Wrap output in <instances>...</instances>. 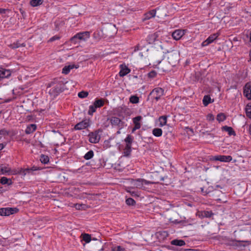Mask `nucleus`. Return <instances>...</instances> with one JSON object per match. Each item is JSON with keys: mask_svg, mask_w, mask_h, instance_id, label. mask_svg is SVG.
<instances>
[{"mask_svg": "<svg viewBox=\"0 0 251 251\" xmlns=\"http://www.w3.org/2000/svg\"><path fill=\"white\" fill-rule=\"evenodd\" d=\"M168 62L172 66H175L179 61V54L176 51L168 52L167 55Z\"/></svg>", "mask_w": 251, "mask_h": 251, "instance_id": "f257e3e1", "label": "nucleus"}, {"mask_svg": "<svg viewBox=\"0 0 251 251\" xmlns=\"http://www.w3.org/2000/svg\"><path fill=\"white\" fill-rule=\"evenodd\" d=\"M164 94V90L160 87L154 88L150 94L152 100H158Z\"/></svg>", "mask_w": 251, "mask_h": 251, "instance_id": "f03ea898", "label": "nucleus"}, {"mask_svg": "<svg viewBox=\"0 0 251 251\" xmlns=\"http://www.w3.org/2000/svg\"><path fill=\"white\" fill-rule=\"evenodd\" d=\"M19 209L17 208H0V215L2 216H8L11 214L16 213Z\"/></svg>", "mask_w": 251, "mask_h": 251, "instance_id": "7ed1b4c3", "label": "nucleus"}, {"mask_svg": "<svg viewBox=\"0 0 251 251\" xmlns=\"http://www.w3.org/2000/svg\"><path fill=\"white\" fill-rule=\"evenodd\" d=\"M232 157L230 155L226 156L221 155L212 156V157L210 158L211 160L220 161L224 162H229L232 160Z\"/></svg>", "mask_w": 251, "mask_h": 251, "instance_id": "20e7f679", "label": "nucleus"}, {"mask_svg": "<svg viewBox=\"0 0 251 251\" xmlns=\"http://www.w3.org/2000/svg\"><path fill=\"white\" fill-rule=\"evenodd\" d=\"M88 136L89 141L91 143H97L100 139V136L99 135V131L97 130L90 133Z\"/></svg>", "mask_w": 251, "mask_h": 251, "instance_id": "39448f33", "label": "nucleus"}, {"mask_svg": "<svg viewBox=\"0 0 251 251\" xmlns=\"http://www.w3.org/2000/svg\"><path fill=\"white\" fill-rule=\"evenodd\" d=\"M132 183L136 188H142L144 185H147L150 182L143 179L139 178L133 180Z\"/></svg>", "mask_w": 251, "mask_h": 251, "instance_id": "423d86ee", "label": "nucleus"}, {"mask_svg": "<svg viewBox=\"0 0 251 251\" xmlns=\"http://www.w3.org/2000/svg\"><path fill=\"white\" fill-rule=\"evenodd\" d=\"M219 35V34L218 33L210 35L206 40L202 43L201 46L202 47H205L208 45L216 39Z\"/></svg>", "mask_w": 251, "mask_h": 251, "instance_id": "0eeeda50", "label": "nucleus"}, {"mask_svg": "<svg viewBox=\"0 0 251 251\" xmlns=\"http://www.w3.org/2000/svg\"><path fill=\"white\" fill-rule=\"evenodd\" d=\"M243 92L248 99L251 100V82H249L245 85Z\"/></svg>", "mask_w": 251, "mask_h": 251, "instance_id": "6e6552de", "label": "nucleus"}, {"mask_svg": "<svg viewBox=\"0 0 251 251\" xmlns=\"http://www.w3.org/2000/svg\"><path fill=\"white\" fill-rule=\"evenodd\" d=\"M184 34V30L181 29L176 30L172 33V37L176 40H179Z\"/></svg>", "mask_w": 251, "mask_h": 251, "instance_id": "1a4fd4ad", "label": "nucleus"}, {"mask_svg": "<svg viewBox=\"0 0 251 251\" xmlns=\"http://www.w3.org/2000/svg\"><path fill=\"white\" fill-rule=\"evenodd\" d=\"M89 126V123L86 121H82L75 125L74 128L75 130L85 129Z\"/></svg>", "mask_w": 251, "mask_h": 251, "instance_id": "9d476101", "label": "nucleus"}, {"mask_svg": "<svg viewBox=\"0 0 251 251\" xmlns=\"http://www.w3.org/2000/svg\"><path fill=\"white\" fill-rule=\"evenodd\" d=\"M158 36L159 34L158 32H155L153 34H150L148 35L147 39V41L149 44H153L156 40H157Z\"/></svg>", "mask_w": 251, "mask_h": 251, "instance_id": "9b49d317", "label": "nucleus"}, {"mask_svg": "<svg viewBox=\"0 0 251 251\" xmlns=\"http://www.w3.org/2000/svg\"><path fill=\"white\" fill-rule=\"evenodd\" d=\"M120 67L121 69L119 72L120 76H124L130 72V70L125 65H121Z\"/></svg>", "mask_w": 251, "mask_h": 251, "instance_id": "f8f14e48", "label": "nucleus"}, {"mask_svg": "<svg viewBox=\"0 0 251 251\" xmlns=\"http://www.w3.org/2000/svg\"><path fill=\"white\" fill-rule=\"evenodd\" d=\"M39 168L37 167L33 166L30 168H27L24 170H21L20 172V174L25 176L26 174H29L34 171L38 170Z\"/></svg>", "mask_w": 251, "mask_h": 251, "instance_id": "ddd939ff", "label": "nucleus"}, {"mask_svg": "<svg viewBox=\"0 0 251 251\" xmlns=\"http://www.w3.org/2000/svg\"><path fill=\"white\" fill-rule=\"evenodd\" d=\"M90 33L88 31L80 32L76 34V36L80 40H85L86 39L89 37Z\"/></svg>", "mask_w": 251, "mask_h": 251, "instance_id": "4468645a", "label": "nucleus"}, {"mask_svg": "<svg viewBox=\"0 0 251 251\" xmlns=\"http://www.w3.org/2000/svg\"><path fill=\"white\" fill-rule=\"evenodd\" d=\"M11 75V73L9 70L4 69H0V78H4L9 77Z\"/></svg>", "mask_w": 251, "mask_h": 251, "instance_id": "2eb2a0df", "label": "nucleus"}, {"mask_svg": "<svg viewBox=\"0 0 251 251\" xmlns=\"http://www.w3.org/2000/svg\"><path fill=\"white\" fill-rule=\"evenodd\" d=\"M78 67V66H76L75 65H69L68 66H65L63 68L62 73L65 75L68 74L71 69H73L74 68H77Z\"/></svg>", "mask_w": 251, "mask_h": 251, "instance_id": "dca6fc26", "label": "nucleus"}, {"mask_svg": "<svg viewBox=\"0 0 251 251\" xmlns=\"http://www.w3.org/2000/svg\"><path fill=\"white\" fill-rule=\"evenodd\" d=\"M36 128L37 126L35 124H30L26 127L25 132L27 134H30L35 131Z\"/></svg>", "mask_w": 251, "mask_h": 251, "instance_id": "f3484780", "label": "nucleus"}, {"mask_svg": "<svg viewBox=\"0 0 251 251\" xmlns=\"http://www.w3.org/2000/svg\"><path fill=\"white\" fill-rule=\"evenodd\" d=\"M63 90V88L61 85H56L52 88L51 93L57 95L58 94L62 92Z\"/></svg>", "mask_w": 251, "mask_h": 251, "instance_id": "a211bd4d", "label": "nucleus"}, {"mask_svg": "<svg viewBox=\"0 0 251 251\" xmlns=\"http://www.w3.org/2000/svg\"><path fill=\"white\" fill-rule=\"evenodd\" d=\"M11 170L10 168L7 166H3V165H0V174H9Z\"/></svg>", "mask_w": 251, "mask_h": 251, "instance_id": "6ab92c4d", "label": "nucleus"}, {"mask_svg": "<svg viewBox=\"0 0 251 251\" xmlns=\"http://www.w3.org/2000/svg\"><path fill=\"white\" fill-rule=\"evenodd\" d=\"M222 130L227 132L229 135H236L235 131L231 127L225 126L222 127Z\"/></svg>", "mask_w": 251, "mask_h": 251, "instance_id": "aec40b11", "label": "nucleus"}, {"mask_svg": "<svg viewBox=\"0 0 251 251\" xmlns=\"http://www.w3.org/2000/svg\"><path fill=\"white\" fill-rule=\"evenodd\" d=\"M121 122V120L117 117H112L110 119V123L112 126H119Z\"/></svg>", "mask_w": 251, "mask_h": 251, "instance_id": "412c9836", "label": "nucleus"}, {"mask_svg": "<svg viewBox=\"0 0 251 251\" xmlns=\"http://www.w3.org/2000/svg\"><path fill=\"white\" fill-rule=\"evenodd\" d=\"M171 244L173 245L182 246L185 245V242L183 240L175 239L171 241Z\"/></svg>", "mask_w": 251, "mask_h": 251, "instance_id": "4be33fe9", "label": "nucleus"}, {"mask_svg": "<svg viewBox=\"0 0 251 251\" xmlns=\"http://www.w3.org/2000/svg\"><path fill=\"white\" fill-rule=\"evenodd\" d=\"M131 152V146L126 145L125 149H124L123 154L125 156L128 157L130 156Z\"/></svg>", "mask_w": 251, "mask_h": 251, "instance_id": "5701e85b", "label": "nucleus"}, {"mask_svg": "<svg viewBox=\"0 0 251 251\" xmlns=\"http://www.w3.org/2000/svg\"><path fill=\"white\" fill-rule=\"evenodd\" d=\"M213 101V100L211 101V99L209 95L204 96L202 100L203 104L205 106Z\"/></svg>", "mask_w": 251, "mask_h": 251, "instance_id": "b1692460", "label": "nucleus"}, {"mask_svg": "<svg viewBox=\"0 0 251 251\" xmlns=\"http://www.w3.org/2000/svg\"><path fill=\"white\" fill-rule=\"evenodd\" d=\"M0 182L3 185L7 184L8 185H10L12 183L11 179L7 178L6 177H2L0 180Z\"/></svg>", "mask_w": 251, "mask_h": 251, "instance_id": "393cba45", "label": "nucleus"}, {"mask_svg": "<svg viewBox=\"0 0 251 251\" xmlns=\"http://www.w3.org/2000/svg\"><path fill=\"white\" fill-rule=\"evenodd\" d=\"M104 100L102 99H100L96 100L94 102L93 104L97 108H100L102 107L104 105Z\"/></svg>", "mask_w": 251, "mask_h": 251, "instance_id": "a878e982", "label": "nucleus"}, {"mask_svg": "<svg viewBox=\"0 0 251 251\" xmlns=\"http://www.w3.org/2000/svg\"><path fill=\"white\" fill-rule=\"evenodd\" d=\"M152 134L156 137H160L162 134V130L161 128H155L152 130Z\"/></svg>", "mask_w": 251, "mask_h": 251, "instance_id": "bb28decb", "label": "nucleus"}, {"mask_svg": "<svg viewBox=\"0 0 251 251\" xmlns=\"http://www.w3.org/2000/svg\"><path fill=\"white\" fill-rule=\"evenodd\" d=\"M25 43H20L19 41H17L10 45V47L13 49L18 48L20 47H25Z\"/></svg>", "mask_w": 251, "mask_h": 251, "instance_id": "cd10ccee", "label": "nucleus"}, {"mask_svg": "<svg viewBox=\"0 0 251 251\" xmlns=\"http://www.w3.org/2000/svg\"><path fill=\"white\" fill-rule=\"evenodd\" d=\"M246 116L251 119V103H248L245 108Z\"/></svg>", "mask_w": 251, "mask_h": 251, "instance_id": "c85d7f7f", "label": "nucleus"}, {"mask_svg": "<svg viewBox=\"0 0 251 251\" xmlns=\"http://www.w3.org/2000/svg\"><path fill=\"white\" fill-rule=\"evenodd\" d=\"M133 137L130 135H127V137L125 138V141L126 142V145L131 146V144L133 141Z\"/></svg>", "mask_w": 251, "mask_h": 251, "instance_id": "c756f323", "label": "nucleus"}, {"mask_svg": "<svg viewBox=\"0 0 251 251\" xmlns=\"http://www.w3.org/2000/svg\"><path fill=\"white\" fill-rule=\"evenodd\" d=\"M43 3L42 0H31L30 3L31 6L35 7L41 5Z\"/></svg>", "mask_w": 251, "mask_h": 251, "instance_id": "7c9ffc66", "label": "nucleus"}, {"mask_svg": "<svg viewBox=\"0 0 251 251\" xmlns=\"http://www.w3.org/2000/svg\"><path fill=\"white\" fill-rule=\"evenodd\" d=\"M142 117L141 116H138L135 117L133 119V123L134 124V126L138 125V126L141 127V124L139 123L140 121L142 119Z\"/></svg>", "mask_w": 251, "mask_h": 251, "instance_id": "2f4dec72", "label": "nucleus"}, {"mask_svg": "<svg viewBox=\"0 0 251 251\" xmlns=\"http://www.w3.org/2000/svg\"><path fill=\"white\" fill-rule=\"evenodd\" d=\"M127 192L129 193L131 196L133 197H139L140 194L139 192L135 191L133 189H129L127 190Z\"/></svg>", "mask_w": 251, "mask_h": 251, "instance_id": "473e14b6", "label": "nucleus"}, {"mask_svg": "<svg viewBox=\"0 0 251 251\" xmlns=\"http://www.w3.org/2000/svg\"><path fill=\"white\" fill-rule=\"evenodd\" d=\"M160 122V126H162L166 124L167 123V116H162L159 117V119Z\"/></svg>", "mask_w": 251, "mask_h": 251, "instance_id": "72a5a7b5", "label": "nucleus"}, {"mask_svg": "<svg viewBox=\"0 0 251 251\" xmlns=\"http://www.w3.org/2000/svg\"><path fill=\"white\" fill-rule=\"evenodd\" d=\"M81 236H82V239L86 243H89L91 240V235L88 234H86V233H84V234H82L81 235Z\"/></svg>", "mask_w": 251, "mask_h": 251, "instance_id": "f704fd0d", "label": "nucleus"}, {"mask_svg": "<svg viewBox=\"0 0 251 251\" xmlns=\"http://www.w3.org/2000/svg\"><path fill=\"white\" fill-rule=\"evenodd\" d=\"M94 156V152L92 150L89 151L87 152L84 156V159L86 160H89L91 159Z\"/></svg>", "mask_w": 251, "mask_h": 251, "instance_id": "c9c22d12", "label": "nucleus"}, {"mask_svg": "<svg viewBox=\"0 0 251 251\" xmlns=\"http://www.w3.org/2000/svg\"><path fill=\"white\" fill-rule=\"evenodd\" d=\"M40 161L42 163L47 164L49 161V158L47 155L42 154L40 157Z\"/></svg>", "mask_w": 251, "mask_h": 251, "instance_id": "e433bc0d", "label": "nucleus"}, {"mask_svg": "<svg viewBox=\"0 0 251 251\" xmlns=\"http://www.w3.org/2000/svg\"><path fill=\"white\" fill-rule=\"evenodd\" d=\"M226 119V117L224 113H220L218 114L217 116V120L219 121V122H221L224 121Z\"/></svg>", "mask_w": 251, "mask_h": 251, "instance_id": "4c0bfd02", "label": "nucleus"}, {"mask_svg": "<svg viewBox=\"0 0 251 251\" xmlns=\"http://www.w3.org/2000/svg\"><path fill=\"white\" fill-rule=\"evenodd\" d=\"M129 101L132 103L136 104L139 102V99L136 96H132L129 99Z\"/></svg>", "mask_w": 251, "mask_h": 251, "instance_id": "58836bf2", "label": "nucleus"}, {"mask_svg": "<svg viewBox=\"0 0 251 251\" xmlns=\"http://www.w3.org/2000/svg\"><path fill=\"white\" fill-rule=\"evenodd\" d=\"M155 14L156 10L155 9H152L146 14L147 18L150 19L151 18L154 17L155 15Z\"/></svg>", "mask_w": 251, "mask_h": 251, "instance_id": "ea45409f", "label": "nucleus"}, {"mask_svg": "<svg viewBox=\"0 0 251 251\" xmlns=\"http://www.w3.org/2000/svg\"><path fill=\"white\" fill-rule=\"evenodd\" d=\"M213 215L211 211H204L202 212L201 215L204 217H211Z\"/></svg>", "mask_w": 251, "mask_h": 251, "instance_id": "a19ab883", "label": "nucleus"}, {"mask_svg": "<svg viewBox=\"0 0 251 251\" xmlns=\"http://www.w3.org/2000/svg\"><path fill=\"white\" fill-rule=\"evenodd\" d=\"M97 107L93 104L89 106V109L88 112V114L90 115H93V113H94L96 110Z\"/></svg>", "mask_w": 251, "mask_h": 251, "instance_id": "79ce46f5", "label": "nucleus"}, {"mask_svg": "<svg viewBox=\"0 0 251 251\" xmlns=\"http://www.w3.org/2000/svg\"><path fill=\"white\" fill-rule=\"evenodd\" d=\"M88 95V92L87 91H81L78 94V96L80 98H85Z\"/></svg>", "mask_w": 251, "mask_h": 251, "instance_id": "37998d69", "label": "nucleus"}, {"mask_svg": "<svg viewBox=\"0 0 251 251\" xmlns=\"http://www.w3.org/2000/svg\"><path fill=\"white\" fill-rule=\"evenodd\" d=\"M126 204L128 205H134L135 204V201L132 198H128L126 201Z\"/></svg>", "mask_w": 251, "mask_h": 251, "instance_id": "c03bdc74", "label": "nucleus"}, {"mask_svg": "<svg viewBox=\"0 0 251 251\" xmlns=\"http://www.w3.org/2000/svg\"><path fill=\"white\" fill-rule=\"evenodd\" d=\"M75 207L77 210H81L84 208L85 205L83 204H75Z\"/></svg>", "mask_w": 251, "mask_h": 251, "instance_id": "a18cd8bd", "label": "nucleus"}, {"mask_svg": "<svg viewBox=\"0 0 251 251\" xmlns=\"http://www.w3.org/2000/svg\"><path fill=\"white\" fill-rule=\"evenodd\" d=\"M79 40L78 39V38L77 37V36H76V34L71 38V42L72 43H74V44H75L77 42H78L79 41Z\"/></svg>", "mask_w": 251, "mask_h": 251, "instance_id": "49530a36", "label": "nucleus"}, {"mask_svg": "<svg viewBox=\"0 0 251 251\" xmlns=\"http://www.w3.org/2000/svg\"><path fill=\"white\" fill-rule=\"evenodd\" d=\"M157 75L156 72L155 71H152L148 74V76L150 78L154 77Z\"/></svg>", "mask_w": 251, "mask_h": 251, "instance_id": "de8ad7c7", "label": "nucleus"}, {"mask_svg": "<svg viewBox=\"0 0 251 251\" xmlns=\"http://www.w3.org/2000/svg\"><path fill=\"white\" fill-rule=\"evenodd\" d=\"M124 249L122 248L121 246H116L112 248V251H124Z\"/></svg>", "mask_w": 251, "mask_h": 251, "instance_id": "09e8293b", "label": "nucleus"}, {"mask_svg": "<svg viewBox=\"0 0 251 251\" xmlns=\"http://www.w3.org/2000/svg\"><path fill=\"white\" fill-rule=\"evenodd\" d=\"M8 131L5 129L0 130V136H1V135H8Z\"/></svg>", "mask_w": 251, "mask_h": 251, "instance_id": "8fccbe9b", "label": "nucleus"}, {"mask_svg": "<svg viewBox=\"0 0 251 251\" xmlns=\"http://www.w3.org/2000/svg\"><path fill=\"white\" fill-rule=\"evenodd\" d=\"M207 120L209 121H212L214 120V116L212 114H208L207 116Z\"/></svg>", "mask_w": 251, "mask_h": 251, "instance_id": "3c124183", "label": "nucleus"}, {"mask_svg": "<svg viewBox=\"0 0 251 251\" xmlns=\"http://www.w3.org/2000/svg\"><path fill=\"white\" fill-rule=\"evenodd\" d=\"M60 39V37L58 35H55L53 37H52L51 38H50V40H49V42H53L56 40H58Z\"/></svg>", "mask_w": 251, "mask_h": 251, "instance_id": "603ef678", "label": "nucleus"}, {"mask_svg": "<svg viewBox=\"0 0 251 251\" xmlns=\"http://www.w3.org/2000/svg\"><path fill=\"white\" fill-rule=\"evenodd\" d=\"M141 127L138 126V125L134 126V127L132 129V133H133L136 130L138 129Z\"/></svg>", "mask_w": 251, "mask_h": 251, "instance_id": "864d4df0", "label": "nucleus"}, {"mask_svg": "<svg viewBox=\"0 0 251 251\" xmlns=\"http://www.w3.org/2000/svg\"><path fill=\"white\" fill-rule=\"evenodd\" d=\"M8 10L7 9L0 8V14H5L6 11Z\"/></svg>", "mask_w": 251, "mask_h": 251, "instance_id": "5fc2aeb1", "label": "nucleus"}, {"mask_svg": "<svg viewBox=\"0 0 251 251\" xmlns=\"http://www.w3.org/2000/svg\"><path fill=\"white\" fill-rule=\"evenodd\" d=\"M140 44H138V45H137L135 47H134V51H136L138 50H140Z\"/></svg>", "mask_w": 251, "mask_h": 251, "instance_id": "6e6d98bb", "label": "nucleus"}, {"mask_svg": "<svg viewBox=\"0 0 251 251\" xmlns=\"http://www.w3.org/2000/svg\"><path fill=\"white\" fill-rule=\"evenodd\" d=\"M201 192L204 195H206L209 193V192H207L206 189H201Z\"/></svg>", "mask_w": 251, "mask_h": 251, "instance_id": "4d7b16f0", "label": "nucleus"}, {"mask_svg": "<svg viewBox=\"0 0 251 251\" xmlns=\"http://www.w3.org/2000/svg\"><path fill=\"white\" fill-rule=\"evenodd\" d=\"M184 251H198L197 250L192 249H188L184 250Z\"/></svg>", "mask_w": 251, "mask_h": 251, "instance_id": "13d9d810", "label": "nucleus"}, {"mask_svg": "<svg viewBox=\"0 0 251 251\" xmlns=\"http://www.w3.org/2000/svg\"><path fill=\"white\" fill-rule=\"evenodd\" d=\"M4 146L5 145H4L2 143H0V151L2 150Z\"/></svg>", "mask_w": 251, "mask_h": 251, "instance_id": "bf43d9fd", "label": "nucleus"}, {"mask_svg": "<svg viewBox=\"0 0 251 251\" xmlns=\"http://www.w3.org/2000/svg\"><path fill=\"white\" fill-rule=\"evenodd\" d=\"M249 132H250V135H251V124L250 125V126H249Z\"/></svg>", "mask_w": 251, "mask_h": 251, "instance_id": "052dcab7", "label": "nucleus"}, {"mask_svg": "<svg viewBox=\"0 0 251 251\" xmlns=\"http://www.w3.org/2000/svg\"><path fill=\"white\" fill-rule=\"evenodd\" d=\"M250 41L251 43V31L250 32Z\"/></svg>", "mask_w": 251, "mask_h": 251, "instance_id": "680f3d73", "label": "nucleus"}, {"mask_svg": "<svg viewBox=\"0 0 251 251\" xmlns=\"http://www.w3.org/2000/svg\"><path fill=\"white\" fill-rule=\"evenodd\" d=\"M90 165V162H87V163H86V166H89V165Z\"/></svg>", "mask_w": 251, "mask_h": 251, "instance_id": "e2e57ef3", "label": "nucleus"}, {"mask_svg": "<svg viewBox=\"0 0 251 251\" xmlns=\"http://www.w3.org/2000/svg\"><path fill=\"white\" fill-rule=\"evenodd\" d=\"M140 55L141 57H143V53H140Z\"/></svg>", "mask_w": 251, "mask_h": 251, "instance_id": "0e129e2a", "label": "nucleus"}, {"mask_svg": "<svg viewBox=\"0 0 251 251\" xmlns=\"http://www.w3.org/2000/svg\"><path fill=\"white\" fill-rule=\"evenodd\" d=\"M84 167H85L84 166H83L82 167V169H83V168H84Z\"/></svg>", "mask_w": 251, "mask_h": 251, "instance_id": "69168bd1", "label": "nucleus"}, {"mask_svg": "<svg viewBox=\"0 0 251 251\" xmlns=\"http://www.w3.org/2000/svg\"><path fill=\"white\" fill-rule=\"evenodd\" d=\"M2 193V192L1 191V190L0 189V193Z\"/></svg>", "mask_w": 251, "mask_h": 251, "instance_id": "338daca9", "label": "nucleus"}, {"mask_svg": "<svg viewBox=\"0 0 251 251\" xmlns=\"http://www.w3.org/2000/svg\"><path fill=\"white\" fill-rule=\"evenodd\" d=\"M250 232H251V229H250Z\"/></svg>", "mask_w": 251, "mask_h": 251, "instance_id": "774afa93", "label": "nucleus"}]
</instances>
